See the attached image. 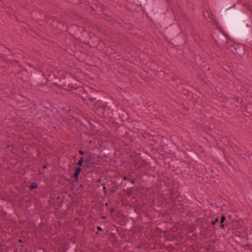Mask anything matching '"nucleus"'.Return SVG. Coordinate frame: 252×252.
<instances>
[{
  "label": "nucleus",
  "instance_id": "nucleus-1",
  "mask_svg": "<svg viewBox=\"0 0 252 252\" xmlns=\"http://www.w3.org/2000/svg\"><path fill=\"white\" fill-rule=\"evenodd\" d=\"M81 171V169L80 167H76L75 170V173L74 174V177L75 179H77L80 172Z\"/></svg>",
  "mask_w": 252,
  "mask_h": 252
},
{
  "label": "nucleus",
  "instance_id": "nucleus-7",
  "mask_svg": "<svg viewBox=\"0 0 252 252\" xmlns=\"http://www.w3.org/2000/svg\"><path fill=\"white\" fill-rule=\"evenodd\" d=\"M98 229L99 230H101L100 228L99 227H98Z\"/></svg>",
  "mask_w": 252,
  "mask_h": 252
},
{
  "label": "nucleus",
  "instance_id": "nucleus-6",
  "mask_svg": "<svg viewBox=\"0 0 252 252\" xmlns=\"http://www.w3.org/2000/svg\"><path fill=\"white\" fill-rule=\"evenodd\" d=\"M219 220V219L217 218L213 222V224H215L216 222H218Z\"/></svg>",
  "mask_w": 252,
  "mask_h": 252
},
{
  "label": "nucleus",
  "instance_id": "nucleus-8",
  "mask_svg": "<svg viewBox=\"0 0 252 252\" xmlns=\"http://www.w3.org/2000/svg\"><path fill=\"white\" fill-rule=\"evenodd\" d=\"M221 226L222 227H223V224H221Z\"/></svg>",
  "mask_w": 252,
  "mask_h": 252
},
{
  "label": "nucleus",
  "instance_id": "nucleus-3",
  "mask_svg": "<svg viewBox=\"0 0 252 252\" xmlns=\"http://www.w3.org/2000/svg\"><path fill=\"white\" fill-rule=\"evenodd\" d=\"M37 185L36 183H32L30 186V189H35L37 188Z\"/></svg>",
  "mask_w": 252,
  "mask_h": 252
},
{
  "label": "nucleus",
  "instance_id": "nucleus-2",
  "mask_svg": "<svg viewBox=\"0 0 252 252\" xmlns=\"http://www.w3.org/2000/svg\"><path fill=\"white\" fill-rule=\"evenodd\" d=\"M83 162V158H81L80 160L78 161L76 165L81 166L82 165Z\"/></svg>",
  "mask_w": 252,
  "mask_h": 252
},
{
  "label": "nucleus",
  "instance_id": "nucleus-5",
  "mask_svg": "<svg viewBox=\"0 0 252 252\" xmlns=\"http://www.w3.org/2000/svg\"><path fill=\"white\" fill-rule=\"evenodd\" d=\"M79 153L81 155H84V153L82 151H81V150H79Z\"/></svg>",
  "mask_w": 252,
  "mask_h": 252
},
{
  "label": "nucleus",
  "instance_id": "nucleus-4",
  "mask_svg": "<svg viewBox=\"0 0 252 252\" xmlns=\"http://www.w3.org/2000/svg\"><path fill=\"white\" fill-rule=\"evenodd\" d=\"M225 220V217L224 216H222L221 218L220 222L222 223L224 222Z\"/></svg>",
  "mask_w": 252,
  "mask_h": 252
}]
</instances>
